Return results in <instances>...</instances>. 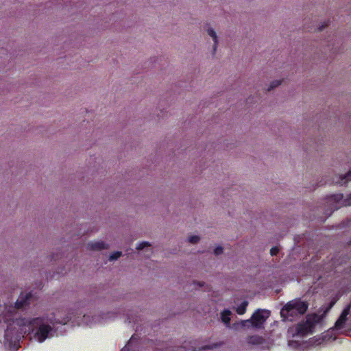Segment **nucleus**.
<instances>
[{
    "label": "nucleus",
    "instance_id": "f257e3e1",
    "mask_svg": "<svg viewBox=\"0 0 351 351\" xmlns=\"http://www.w3.org/2000/svg\"><path fill=\"white\" fill-rule=\"evenodd\" d=\"M308 304L300 298L288 302L280 310V315L283 320L293 321L299 316L304 315L308 310Z\"/></svg>",
    "mask_w": 351,
    "mask_h": 351
},
{
    "label": "nucleus",
    "instance_id": "f03ea898",
    "mask_svg": "<svg viewBox=\"0 0 351 351\" xmlns=\"http://www.w3.org/2000/svg\"><path fill=\"white\" fill-rule=\"evenodd\" d=\"M322 319L323 317L322 315L315 313L308 315L305 321L297 324L295 327L296 334L302 337L312 334L315 326L321 323Z\"/></svg>",
    "mask_w": 351,
    "mask_h": 351
},
{
    "label": "nucleus",
    "instance_id": "7ed1b4c3",
    "mask_svg": "<svg viewBox=\"0 0 351 351\" xmlns=\"http://www.w3.org/2000/svg\"><path fill=\"white\" fill-rule=\"evenodd\" d=\"M45 320V317H35L29 321V326L32 327V330L33 327L38 326V329L35 333V337L40 343L43 342L52 330L51 326L44 324Z\"/></svg>",
    "mask_w": 351,
    "mask_h": 351
},
{
    "label": "nucleus",
    "instance_id": "20e7f679",
    "mask_svg": "<svg viewBox=\"0 0 351 351\" xmlns=\"http://www.w3.org/2000/svg\"><path fill=\"white\" fill-rule=\"evenodd\" d=\"M269 315V311L259 308L252 315L250 319L245 320L244 322L250 323L253 327L260 328L263 326Z\"/></svg>",
    "mask_w": 351,
    "mask_h": 351
},
{
    "label": "nucleus",
    "instance_id": "39448f33",
    "mask_svg": "<svg viewBox=\"0 0 351 351\" xmlns=\"http://www.w3.org/2000/svg\"><path fill=\"white\" fill-rule=\"evenodd\" d=\"M32 298V293L31 292L25 293V295L21 293L15 302V308L19 310L29 306Z\"/></svg>",
    "mask_w": 351,
    "mask_h": 351
},
{
    "label": "nucleus",
    "instance_id": "423d86ee",
    "mask_svg": "<svg viewBox=\"0 0 351 351\" xmlns=\"http://www.w3.org/2000/svg\"><path fill=\"white\" fill-rule=\"evenodd\" d=\"M330 201L339 203L342 201V205L345 206H351V193L348 195L346 199H343L342 193L333 194L330 196Z\"/></svg>",
    "mask_w": 351,
    "mask_h": 351
},
{
    "label": "nucleus",
    "instance_id": "0eeeda50",
    "mask_svg": "<svg viewBox=\"0 0 351 351\" xmlns=\"http://www.w3.org/2000/svg\"><path fill=\"white\" fill-rule=\"evenodd\" d=\"M88 248L93 251H100L101 250L108 249V245L104 241H95L88 243Z\"/></svg>",
    "mask_w": 351,
    "mask_h": 351
},
{
    "label": "nucleus",
    "instance_id": "6e6552de",
    "mask_svg": "<svg viewBox=\"0 0 351 351\" xmlns=\"http://www.w3.org/2000/svg\"><path fill=\"white\" fill-rule=\"evenodd\" d=\"M346 321H347V317H343V315H340L339 317L335 322V328L337 330L342 329L344 327Z\"/></svg>",
    "mask_w": 351,
    "mask_h": 351
},
{
    "label": "nucleus",
    "instance_id": "1a4fd4ad",
    "mask_svg": "<svg viewBox=\"0 0 351 351\" xmlns=\"http://www.w3.org/2000/svg\"><path fill=\"white\" fill-rule=\"evenodd\" d=\"M208 34L213 38V40L214 41V45H213V53H215L217 47V34L215 32V30L212 28L208 29L207 30Z\"/></svg>",
    "mask_w": 351,
    "mask_h": 351
},
{
    "label": "nucleus",
    "instance_id": "9d476101",
    "mask_svg": "<svg viewBox=\"0 0 351 351\" xmlns=\"http://www.w3.org/2000/svg\"><path fill=\"white\" fill-rule=\"evenodd\" d=\"M248 306V302L246 300L243 301L240 305H239L236 309L237 313L239 315H243L246 312L247 306Z\"/></svg>",
    "mask_w": 351,
    "mask_h": 351
},
{
    "label": "nucleus",
    "instance_id": "9b49d317",
    "mask_svg": "<svg viewBox=\"0 0 351 351\" xmlns=\"http://www.w3.org/2000/svg\"><path fill=\"white\" fill-rule=\"evenodd\" d=\"M230 311L229 310H224L221 313V318L223 323L229 324L230 322Z\"/></svg>",
    "mask_w": 351,
    "mask_h": 351
},
{
    "label": "nucleus",
    "instance_id": "f8f14e48",
    "mask_svg": "<svg viewBox=\"0 0 351 351\" xmlns=\"http://www.w3.org/2000/svg\"><path fill=\"white\" fill-rule=\"evenodd\" d=\"M339 180L337 182L343 184H346L347 182L351 180V170L349 171L346 175L343 176H341L339 178Z\"/></svg>",
    "mask_w": 351,
    "mask_h": 351
},
{
    "label": "nucleus",
    "instance_id": "ddd939ff",
    "mask_svg": "<svg viewBox=\"0 0 351 351\" xmlns=\"http://www.w3.org/2000/svg\"><path fill=\"white\" fill-rule=\"evenodd\" d=\"M282 83L281 80H275L271 82L269 87L267 88L268 91L274 89V88L278 86Z\"/></svg>",
    "mask_w": 351,
    "mask_h": 351
},
{
    "label": "nucleus",
    "instance_id": "4468645a",
    "mask_svg": "<svg viewBox=\"0 0 351 351\" xmlns=\"http://www.w3.org/2000/svg\"><path fill=\"white\" fill-rule=\"evenodd\" d=\"M122 254L121 252L117 251L110 254L109 260L114 261L118 259Z\"/></svg>",
    "mask_w": 351,
    "mask_h": 351
},
{
    "label": "nucleus",
    "instance_id": "2eb2a0df",
    "mask_svg": "<svg viewBox=\"0 0 351 351\" xmlns=\"http://www.w3.org/2000/svg\"><path fill=\"white\" fill-rule=\"evenodd\" d=\"M151 246L150 243L147 241H143L141 243H140L137 247H136V250H141L143 249H144L145 247H149Z\"/></svg>",
    "mask_w": 351,
    "mask_h": 351
},
{
    "label": "nucleus",
    "instance_id": "dca6fc26",
    "mask_svg": "<svg viewBox=\"0 0 351 351\" xmlns=\"http://www.w3.org/2000/svg\"><path fill=\"white\" fill-rule=\"evenodd\" d=\"M200 238L198 236H191L189 237V241L191 243H197L199 241Z\"/></svg>",
    "mask_w": 351,
    "mask_h": 351
},
{
    "label": "nucleus",
    "instance_id": "f3484780",
    "mask_svg": "<svg viewBox=\"0 0 351 351\" xmlns=\"http://www.w3.org/2000/svg\"><path fill=\"white\" fill-rule=\"evenodd\" d=\"M279 252V249L278 247H273L270 250V254L271 256H276Z\"/></svg>",
    "mask_w": 351,
    "mask_h": 351
},
{
    "label": "nucleus",
    "instance_id": "a211bd4d",
    "mask_svg": "<svg viewBox=\"0 0 351 351\" xmlns=\"http://www.w3.org/2000/svg\"><path fill=\"white\" fill-rule=\"evenodd\" d=\"M222 252H223V247L221 246H218L214 250V254L215 255H219V254H222Z\"/></svg>",
    "mask_w": 351,
    "mask_h": 351
},
{
    "label": "nucleus",
    "instance_id": "6ab92c4d",
    "mask_svg": "<svg viewBox=\"0 0 351 351\" xmlns=\"http://www.w3.org/2000/svg\"><path fill=\"white\" fill-rule=\"evenodd\" d=\"M349 313H350V306H348L346 308H345L343 310L341 315H343V317H348Z\"/></svg>",
    "mask_w": 351,
    "mask_h": 351
},
{
    "label": "nucleus",
    "instance_id": "aec40b11",
    "mask_svg": "<svg viewBox=\"0 0 351 351\" xmlns=\"http://www.w3.org/2000/svg\"><path fill=\"white\" fill-rule=\"evenodd\" d=\"M327 26H328V23H324V24H322L321 26H319L318 27V31L319 32L322 31Z\"/></svg>",
    "mask_w": 351,
    "mask_h": 351
},
{
    "label": "nucleus",
    "instance_id": "412c9836",
    "mask_svg": "<svg viewBox=\"0 0 351 351\" xmlns=\"http://www.w3.org/2000/svg\"><path fill=\"white\" fill-rule=\"evenodd\" d=\"M334 304H335V302L332 301V302L330 303V304H329V306H328V308H326V310L325 311V312L328 311H329V310L332 307V306H333Z\"/></svg>",
    "mask_w": 351,
    "mask_h": 351
},
{
    "label": "nucleus",
    "instance_id": "4be33fe9",
    "mask_svg": "<svg viewBox=\"0 0 351 351\" xmlns=\"http://www.w3.org/2000/svg\"><path fill=\"white\" fill-rule=\"evenodd\" d=\"M204 282H198V285H199V287H202V286H204Z\"/></svg>",
    "mask_w": 351,
    "mask_h": 351
},
{
    "label": "nucleus",
    "instance_id": "5701e85b",
    "mask_svg": "<svg viewBox=\"0 0 351 351\" xmlns=\"http://www.w3.org/2000/svg\"><path fill=\"white\" fill-rule=\"evenodd\" d=\"M8 331L5 332V336L7 337L8 336Z\"/></svg>",
    "mask_w": 351,
    "mask_h": 351
}]
</instances>
